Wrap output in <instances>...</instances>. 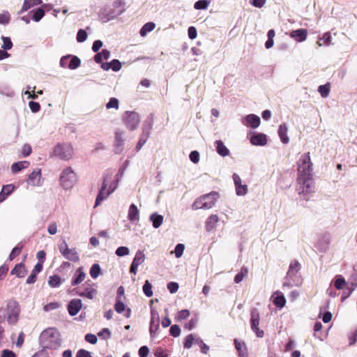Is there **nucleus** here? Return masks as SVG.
I'll use <instances>...</instances> for the list:
<instances>
[{"label":"nucleus","mask_w":357,"mask_h":357,"mask_svg":"<svg viewBox=\"0 0 357 357\" xmlns=\"http://www.w3.org/2000/svg\"><path fill=\"white\" fill-rule=\"evenodd\" d=\"M296 190L300 195L305 196L314 192V182L312 178V162L310 153L301 155L297 161Z\"/></svg>","instance_id":"nucleus-1"},{"label":"nucleus","mask_w":357,"mask_h":357,"mask_svg":"<svg viewBox=\"0 0 357 357\" xmlns=\"http://www.w3.org/2000/svg\"><path fill=\"white\" fill-rule=\"evenodd\" d=\"M59 333L54 328L44 331L41 334V342L44 348L56 349L61 345Z\"/></svg>","instance_id":"nucleus-2"},{"label":"nucleus","mask_w":357,"mask_h":357,"mask_svg":"<svg viewBox=\"0 0 357 357\" xmlns=\"http://www.w3.org/2000/svg\"><path fill=\"white\" fill-rule=\"evenodd\" d=\"M220 195L218 192L212 191L197 198L192 205L193 210L209 209L213 207Z\"/></svg>","instance_id":"nucleus-3"},{"label":"nucleus","mask_w":357,"mask_h":357,"mask_svg":"<svg viewBox=\"0 0 357 357\" xmlns=\"http://www.w3.org/2000/svg\"><path fill=\"white\" fill-rule=\"evenodd\" d=\"M53 155L68 161L73 158L74 149L70 143H59L53 149Z\"/></svg>","instance_id":"nucleus-4"},{"label":"nucleus","mask_w":357,"mask_h":357,"mask_svg":"<svg viewBox=\"0 0 357 357\" xmlns=\"http://www.w3.org/2000/svg\"><path fill=\"white\" fill-rule=\"evenodd\" d=\"M96 287V283L93 282L91 280H88L81 287L75 288L74 291L75 294L92 300L98 294Z\"/></svg>","instance_id":"nucleus-5"},{"label":"nucleus","mask_w":357,"mask_h":357,"mask_svg":"<svg viewBox=\"0 0 357 357\" xmlns=\"http://www.w3.org/2000/svg\"><path fill=\"white\" fill-rule=\"evenodd\" d=\"M59 180L63 188L66 190L70 189L77 181L76 174L74 172L72 167H68L62 171Z\"/></svg>","instance_id":"nucleus-6"},{"label":"nucleus","mask_w":357,"mask_h":357,"mask_svg":"<svg viewBox=\"0 0 357 357\" xmlns=\"http://www.w3.org/2000/svg\"><path fill=\"white\" fill-rule=\"evenodd\" d=\"M7 321L8 324L12 325L17 324L20 312L19 303L14 300L9 301L7 303Z\"/></svg>","instance_id":"nucleus-7"},{"label":"nucleus","mask_w":357,"mask_h":357,"mask_svg":"<svg viewBox=\"0 0 357 357\" xmlns=\"http://www.w3.org/2000/svg\"><path fill=\"white\" fill-rule=\"evenodd\" d=\"M123 121L128 130H134L139 124V115L136 112L126 111L123 115Z\"/></svg>","instance_id":"nucleus-8"},{"label":"nucleus","mask_w":357,"mask_h":357,"mask_svg":"<svg viewBox=\"0 0 357 357\" xmlns=\"http://www.w3.org/2000/svg\"><path fill=\"white\" fill-rule=\"evenodd\" d=\"M112 175L107 174L103 178L102 184L98 195H97L95 207L98 206L104 199H107L114 191V188H109L107 190V181L111 179Z\"/></svg>","instance_id":"nucleus-9"},{"label":"nucleus","mask_w":357,"mask_h":357,"mask_svg":"<svg viewBox=\"0 0 357 357\" xmlns=\"http://www.w3.org/2000/svg\"><path fill=\"white\" fill-rule=\"evenodd\" d=\"M260 315L257 309H252L250 313L251 328L258 337L264 335V331L259 328Z\"/></svg>","instance_id":"nucleus-10"},{"label":"nucleus","mask_w":357,"mask_h":357,"mask_svg":"<svg viewBox=\"0 0 357 357\" xmlns=\"http://www.w3.org/2000/svg\"><path fill=\"white\" fill-rule=\"evenodd\" d=\"M121 13V11L117 12L111 8H104L100 10L98 17L102 22L105 23L114 19L116 17L119 15Z\"/></svg>","instance_id":"nucleus-11"},{"label":"nucleus","mask_w":357,"mask_h":357,"mask_svg":"<svg viewBox=\"0 0 357 357\" xmlns=\"http://www.w3.org/2000/svg\"><path fill=\"white\" fill-rule=\"evenodd\" d=\"M145 260V255L142 250H138L132 260L131 266L130 267V272L134 275L137 274V267L144 263Z\"/></svg>","instance_id":"nucleus-12"},{"label":"nucleus","mask_w":357,"mask_h":357,"mask_svg":"<svg viewBox=\"0 0 357 357\" xmlns=\"http://www.w3.org/2000/svg\"><path fill=\"white\" fill-rule=\"evenodd\" d=\"M232 178L235 185L236 195L238 196L245 195L248 191V185L242 184L241 178L237 174L234 173Z\"/></svg>","instance_id":"nucleus-13"},{"label":"nucleus","mask_w":357,"mask_h":357,"mask_svg":"<svg viewBox=\"0 0 357 357\" xmlns=\"http://www.w3.org/2000/svg\"><path fill=\"white\" fill-rule=\"evenodd\" d=\"M82 307V301L78 298L71 300L68 305V311L70 315H76Z\"/></svg>","instance_id":"nucleus-14"},{"label":"nucleus","mask_w":357,"mask_h":357,"mask_svg":"<svg viewBox=\"0 0 357 357\" xmlns=\"http://www.w3.org/2000/svg\"><path fill=\"white\" fill-rule=\"evenodd\" d=\"M29 184L32 186H39L42 183L41 169L34 170L29 176L27 180Z\"/></svg>","instance_id":"nucleus-15"},{"label":"nucleus","mask_w":357,"mask_h":357,"mask_svg":"<svg viewBox=\"0 0 357 357\" xmlns=\"http://www.w3.org/2000/svg\"><path fill=\"white\" fill-rule=\"evenodd\" d=\"M151 321H150V333L152 335L155 333L159 328L160 317L158 312L155 310L151 311Z\"/></svg>","instance_id":"nucleus-16"},{"label":"nucleus","mask_w":357,"mask_h":357,"mask_svg":"<svg viewBox=\"0 0 357 357\" xmlns=\"http://www.w3.org/2000/svg\"><path fill=\"white\" fill-rule=\"evenodd\" d=\"M307 31L305 29H299L290 32L289 36L297 42H303L306 40Z\"/></svg>","instance_id":"nucleus-17"},{"label":"nucleus","mask_w":357,"mask_h":357,"mask_svg":"<svg viewBox=\"0 0 357 357\" xmlns=\"http://www.w3.org/2000/svg\"><path fill=\"white\" fill-rule=\"evenodd\" d=\"M86 278V273L83 271V268L82 267H79L77 269L75 275H73L72 280H71V284L73 286H77L82 283Z\"/></svg>","instance_id":"nucleus-18"},{"label":"nucleus","mask_w":357,"mask_h":357,"mask_svg":"<svg viewBox=\"0 0 357 357\" xmlns=\"http://www.w3.org/2000/svg\"><path fill=\"white\" fill-rule=\"evenodd\" d=\"M27 273V270L24 262H21L15 266L10 271L11 275H14L18 278H24Z\"/></svg>","instance_id":"nucleus-19"},{"label":"nucleus","mask_w":357,"mask_h":357,"mask_svg":"<svg viewBox=\"0 0 357 357\" xmlns=\"http://www.w3.org/2000/svg\"><path fill=\"white\" fill-rule=\"evenodd\" d=\"M250 143L255 146H264L267 143L266 135L263 133H257L251 137Z\"/></svg>","instance_id":"nucleus-20"},{"label":"nucleus","mask_w":357,"mask_h":357,"mask_svg":"<svg viewBox=\"0 0 357 357\" xmlns=\"http://www.w3.org/2000/svg\"><path fill=\"white\" fill-rule=\"evenodd\" d=\"M219 221V217L218 215L212 214L211 215L206 221V230L207 231H213L216 227V224Z\"/></svg>","instance_id":"nucleus-21"},{"label":"nucleus","mask_w":357,"mask_h":357,"mask_svg":"<svg viewBox=\"0 0 357 357\" xmlns=\"http://www.w3.org/2000/svg\"><path fill=\"white\" fill-rule=\"evenodd\" d=\"M245 123L247 126H250L252 128H256L260 125V118L255 114H249L245 117Z\"/></svg>","instance_id":"nucleus-22"},{"label":"nucleus","mask_w":357,"mask_h":357,"mask_svg":"<svg viewBox=\"0 0 357 357\" xmlns=\"http://www.w3.org/2000/svg\"><path fill=\"white\" fill-rule=\"evenodd\" d=\"M235 348L238 351L239 357H248V352L245 344L237 339L234 340Z\"/></svg>","instance_id":"nucleus-23"},{"label":"nucleus","mask_w":357,"mask_h":357,"mask_svg":"<svg viewBox=\"0 0 357 357\" xmlns=\"http://www.w3.org/2000/svg\"><path fill=\"white\" fill-rule=\"evenodd\" d=\"M62 255L73 262H77L79 260V255L75 248H68Z\"/></svg>","instance_id":"nucleus-24"},{"label":"nucleus","mask_w":357,"mask_h":357,"mask_svg":"<svg viewBox=\"0 0 357 357\" xmlns=\"http://www.w3.org/2000/svg\"><path fill=\"white\" fill-rule=\"evenodd\" d=\"M153 116L152 115L149 116L144 121L142 135H147V137H149L151 130H152L153 128Z\"/></svg>","instance_id":"nucleus-25"},{"label":"nucleus","mask_w":357,"mask_h":357,"mask_svg":"<svg viewBox=\"0 0 357 357\" xmlns=\"http://www.w3.org/2000/svg\"><path fill=\"white\" fill-rule=\"evenodd\" d=\"M153 116L152 115L149 116L144 121L142 135H147V137H149L151 130H152L153 128Z\"/></svg>","instance_id":"nucleus-26"},{"label":"nucleus","mask_w":357,"mask_h":357,"mask_svg":"<svg viewBox=\"0 0 357 357\" xmlns=\"http://www.w3.org/2000/svg\"><path fill=\"white\" fill-rule=\"evenodd\" d=\"M301 266L300 263L294 260L290 263L289 270L287 272V276L291 278L294 275H296L298 271L301 270Z\"/></svg>","instance_id":"nucleus-27"},{"label":"nucleus","mask_w":357,"mask_h":357,"mask_svg":"<svg viewBox=\"0 0 357 357\" xmlns=\"http://www.w3.org/2000/svg\"><path fill=\"white\" fill-rule=\"evenodd\" d=\"M128 219L132 221H137L139 219V211L135 204H132L128 210Z\"/></svg>","instance_id":"nucleus-28"},{"label":"nucleus","mask_w":357,"mask_h":357,"mask_svg":"<svg viewBox=\"0 0 357 357\" xmlns=\"http://www.w3.org/2000/svg\"><path fill=\"white\" fill-rule=\"evenodd\" d=\"M288 128L286 124H281L278 130V135L283 144H287L289 141L287 136Z\"/></svg>","instance_id":"nucleus-29"},{"label":"nucleus","mask_w":357,"mask_h":357,"mask_svg":"<svg viewBox=\"0 0 357 357\" xmlns=\"http://www.w3.org/2000/svg\"><path fill=\"white\" fill-rule=\"evenodd\" d=\"M275 295L273 301V304L278 307H283L286 304V299L284 295L280 291H276Z\"/></svg>","instance_id":"nucleus-30"},{"label":"nucleus","mask_w":357,"mask_h":357,"mask_svg":"<svg viewBox=\"0 0 357 357\" xmlns=\"http://www.w3.org/2000/svg\"><path fill=\"white\" fill-rule=\"evenodd\" d=\"M15 187L12 184L5 185L0 192V203L3 202L6 197L13 191Z\"/></svg>","instance_id":"nucleus-31"},{"label":"nucleus","mask_w":357,"mask_h":357,"mask_svg":"<svg viewBox=\"0 0 357 357\" xmlns=\"http://www.w3.org/2000/svg\"><path fill=\"white\" fill-rule=\"evenodd\" d=\"M216 151L221 156H227L229 154V149L225 146L224 143L221 140H217L215 142Z\"/></svg>","instance_id":"nucleus-32"},{"label":"nucleus","mask_w":357,"mask_h":357,"mask_svg":"<svg viewBox=\"0 0 357 357\" xmlns=\"http://www.w3.org/2000/svg\"><path fill=\"white\" fill-rule=\"evenodd\" d=\"M29 165V162L28 161H20L15 162L11 165V171L13 173H17L28 167Z\"/></svg>","instance_id":"nucleus-33"},{"label":"nucleus","mask_w":357,"mask_h":357,"mask_svg":"<svg viewBox=\"0 0 357 357\" xmlns=\"http://www.w3.org/2000/svg\"><path fill=\"white\" fill-rule=\"evenodd\" d=\"M47 283L51 287H58L62 283V280L59 275H53L49 276Z\"/></svg>","instance_id":"nucleus-34"},{"label":"nucleus","mask_w":357,"mask_h":357,"mask_svg":"<svg viewBox=\"0 0 357 357\" xmlns=\"http://www.w3.org/2000/svg\"><path fill=\"white\" fill-rule=\"evenodd\" d=\"M110 56V52L107 50H102L101 52L97 53L94 56V61L100 63L103 59L107 60Z\"/></svg>","instance_id":"nucleus-35"},{"label":"nucleus","mask_w":357,"mask_h":357,"mask_svg":"<svg viewBox=\"0 0 357 357\" xmlns=\"http://www.w3.org/2000/svg\"><path fill=\"white\" fill-rule=\"evenodd\" d=\"M248 275V270L246 267H242L240 272L234 277V282L236 283H240L244 278Z\"/></svg>","instance_id":"nucleus-36"},{"label":"nucleus","mask_w":357,"mask_h":357,"mask_svg":"<svg viewBox=\"0 0 357 357\" xmlns=\"http://www.w3.org/2000/svg\"><path fill=\"white\" fill-rule=\"evenodd\" d=\"M155 27V24L153 22H147L140 29L139 33L142 36H145L149 32L153 31Z\"/></svg>","instance_id":"nucleus-37"},{"label":"nucleus","mask_w":357,"mask_h":357,"mask_svg":"<svg viewBox=\"0 0 357 357\" xmlns=\"http://www.w3.org/2000/svg\"><path fill=\"white\" fill-rule=\"evenodd\" d=\"M23 247L24 245L22 244V243H18L17 246L12 250L8 257L9 260L13 261L17 256L20 255Z\"/></svg>","instance_id":"nucleus-38"},{"label":"nucleus","mask_w":357,"mask_h":357,"mask_svg":"<svg viewBox=\"0 0 357 357\" xmlns=\"http://www.w3.org/2000/svg\"><path fill=\"white\" fill-rule=\"evenodd\" d=\"M151 220L153 222V227L158 228L162 224L163 216L155 213L151 215Z\"/></svg>","instance_id":"nucleus-39"},{"label":"nucleus","mask_w":357,"mask_h":357,"mask_svg":"<svg viewBox=\"0 0 357 357\" xmlns=\"http://www.w3.org/2000/svg\"><path fill=\"white\" fill-rule=\"evenodd\" d=\"M114 310L118 313H121L126 310V305L123 303L121 297L117 296L116 298V303L114 305Z\"/></svg>","instance_id":"nucleus-40"},{"label":"nucleus","mask_w":357,"mask_h":357,"mask_svg":"<svg viewBox=\"0 0 357 357\" xmlns=\"http://www.w3.org/2000/svg\"><path fill=\"white\" fill-rule=\"evenodd\" d=\"M210 3V0H199L194 4V8L196 10H205L207 9Z\"/></svg>","instance_id":"nucleus-41"},{"label":"nucleus","mask_w":357,"mask_h":357,"mask_svg":"<svg viewBox=\"0 0 357 357\" xmlns=\"http://www.w3.org/2000/svg\"><path fill=\"white\" fill-rule=\"evenodd\" d=\"M356 286L353 285L352 287H347L343 289L342 294L341 295L340 301L343 303L347 298H348L351 293L354 291Z\"/></svg>","instance_id":"nucleus-42"},{"label":"nucleus","mask_w":357,"mask_h":357,"mask_svg":"<svg viewBox=\"0 0 357 357\" xmlns=\"http://www.w3.org/2000/svg\"><path fill=\"white\" fill-rule=\"evenodd\" d=\"M100 267L98 264H93L90 269V275L92 278H97L100 273Z\"/></svg>","instance_id":"nucleus-43"},{"label":"nucleus","mask_w":357,"mask_h":357,"mask_svg":"<svg viewBox=\"0 0 357 357\" xmlns=\"http://www.w3.org/2000/svg\"><path fill=\"white\" fill-rule=\"evenodd\" d=\"M197 339H195V336L192 334H190L185 338V341L183 343L184 348L190 349L193 342H195Z\"/></svg>","instance_id":"nucleus-44"},{"label":"nucleus","mask_w":357,"mask_h":357,"mask_svg":"<svg viewBox=\"0 0 357 357\" xmlns=\"http://www.w3.org/2000/svg\"><path fill=\"white\" fill-rule=\"evenodd\" d=\"M119 107V101L116 98H111L109 100V102L106 104V108L107 109H118Z\"/></svg>","instance_id":"nucleus-45"},{"label":"nucleus","mask_w":357,"mask_h":357,"mask_svg":"<svg viewBox=\"0 0 357 357\" xmlns=\"http://www.w3.org/2000/svg\"><path fill=\"white\" fill-rule=\"evenodd\" d=\"M143 291L147 297L153 296L152 285L149 280H146L143 286Z\"/></svg>","instance_id":"nucleus-46"},{"label":"nucleus","mask_w":357,"mask_h":357,"mask_svg":"<svg viewBox=\"0 0 357 357\" xmlns=\"http://www.w3.org/2000/svg\"><path fill=\"white\" fill-rule=\"evenodd\" d=\"M80 59L77 56H75L71 58L68 64V68L72 70L76 69L80 66Z\"/></svg>","instance_id":"nucleus-47"},{"label":"nucleus","mask_w":357,"mask_h":357,"mask_svg":"<svg viewBox=\"0 0 357 357\" xmlns=\"http://www.w3.org/2000/svg\"><path fill=\"white\" fill-rule=\"evenodd\" d=\"M123 144V132L121 131H116L115 132V142L114 145L117 147H121Z\"/></svg>","instance_id":"nucleus-48"},{"label":"nucleus","mask_w":357,"mask_h":357,"mask_svg":"<svg viewBox=\"0 0 357 357\" xmlns=\"http://www.w3.org/2000/svg\"><path fill=\"white\" fill-rule=\"evenodd\" d=\"M346 286L344 278L340 275H336V289H342Z\"/></svg>","instance_id":"nucleus-49"},{"label":"nucleus","mask_w":357,"mask_h":357,"mask_svg":"<svg viewBox=\"0 0 357 357\" xmlns=\"http://www.w3.org/2000/svg\"><path fill=\"white\" fill-rule=\"evenodd\" d=\"M318 91L322 97H327L330 91V84H328L319 86Z\"/></svg>","instance_id":"nucleus-50"},{"label":"nucleus","mask_w":357,"mask_h":357,"mask_svg":"<svg viewBox=\"0 0 357 357\" xmlns=\"http://www.w3.org/2000/svg\"><path fill=\"white\" fill-rule=\"evenodd\" d=\"M45 15V11L42 8H38L36 10L33 15V20L35 22H39Z\"/></svg>","instance_id":"nucleus-51"},{"label":"nucleus","mask_w":357,"mask_h":357,"mask_svg":"<svg viewBox=\"0 0 357 357\" xmlns=\"http://www.w3.org/2000/svg\"><path fill=\"white\" fill-rule=\"evenodd\" d=\"M195 343L197 344L198 345H199L200 347V349H201V351L203 353V354H207L208 350H209V347L208 345H206L202 340L198 338L195 341Z\"/></svg>","instance_id":"nucleus-52"},{"label":"nucleus","mask_w":357,"mask_h":357,"mask_svg":"<svg viewBox=\"0 0 357 357\" xmlns=\"http://www.w3.org/2000/svg\"><path fill=\"white\" fill-rule=\"evenodd\" d=\"M2 40H3V45H2V48L3 50H10L13 47V43L10 40V38L8 37H6V36H3L2 37Z\"/></svg>","instance_id":"nucleus-53"},{"label":"nucleus","mask_w":357,"mask_h":357,"mask_svg":"<svg viewBox=\"0 0 357 357\" xmlns=\"http://www.w3.org/2000/svg\"><path fill=\"white\" fill-rule=\"evenodd\" d=\"M87 38V33L84 29H79L77 33V40L79 43L85 41Z\"/></svg>","instance_id":"nucleus-54"},{"label":"nucleus","mask_w":357,"mask_h":357,"mask_svg":"<svg viewBox=\"0 0 357 357\" xmlns=\"http://www.w3.org/2000/svg\"><path fill=\"white\" fill-rule=\"evenodd\" d=\"M116 255L119 257H123L129 254V249L127 247L121 246L116 250Z\"/></svg>","instance_id":"nucleus-55"},{"label":"nucleus","mask_w":357,"mask_h":357,"mask_svg":"<svg viewBox=\"0 0 357 357\" xmlns=\"http://www.w3.org/2000/svg\"><path fill=\"white\" fill-rule=\"evenodd\" d=\"M169 333L174 337H178L181 334V328L178 325H173L170 328Z\"/></svg>","instance_id":"nucleus-56"},{"label":"nucleus","mask_w":357,"mask_h":357,"mask_svg":"<svg viewBox=\"0 0 357 357\" xmlns=\"http://www.w3.org/2000/svg\"><path fill=\"white\" fill-rule=\"evenodd\" d=\"M148 139L149 138L147 137V135H142L139 142L136 145L137 151H139L142 149V147L144 145Z\"/></svg>","instance_id":"nucleus-57"},{"label":"nucleus","mask_w":357,"mask_h":357,"mask_svg":"<svg viewBox=\"0 0 357 357\" xmlns=\"http://www.w3.org/2000/svg\"><path fill=\"white\" fill-rule=\"evenodd\" d=\"M109 65L111 66V68L114 71H119L121 68V62L117 59H113L110 63Z\"/></svg>","instance_id":"nucleus-58"},{"label":"nucleus","mask_w":357,"mask_h":357,"mask_svg":"<svg viewBox=\"0 0 357 357\" xmlns=\"http://www.w3.org/2000/svg\"><path fill=\"white\" fill-rule=\"evenodd\" d=\"M184 248H185L183 244L178 243L176 245L175 250H174V253L177 258H179L182 256V255L183 253Z\"/></svg>","instance_id":"nucleus-59"},{"label":"nucleus","mask_w":357,"mask_h":357,"mask_svg":"<svg viewBox=\"0 0 357 357\" xmlns=\"http://www.w3.org/2000/svg\"><path fill=\"white\" fill-rule=\"evenodd\" d=\"M60 305L56 302L50 303L43 307L45 311H50L59 308Z\"/></svg>","instance_id":"nucleus-60"},{"label":"nucleus","mask_w":357,"mask_h":357,"mask_svg":"<svg viewBox=\"0 0 357 357\" xmlns=\"http://www.w3.org/2000/svg\"><path fill=\"white\" fill-rule=\"evenodd\" d=\"M190 313L188 310H182L178 312V320H183L187 319L190 316Z\"/></svg>","instance_id":"nucleus-61"},{"label":"nucleus","mask_w":357,"mask_h":357,"mask_svg":"<svg viewBox=\"0 0 357 357\" xmlns=\"http://www.w3.org/2000/svg\"><path fill=\"white\" fill-rule=\"evenodd\" d=\"M29 106L31 112L33 113L38 112L40 109V105L37 102L30 101L29 102Z\"/></svg>","instance_id":"nucleus-62"},{"label":"nucleus","mask_w":357,"mask_h":357,"mask_svg":"<svg viewBox=\"0 0 357 357\" xmlns=\"http://www.w3.org/2000/svg\"><path fill=\"white\" fill-rule=\"evenodd\" d=\"M349 344L354 345L357 342V329L349 335Z\"/></svg>","instance_id":"nucleus-63"},{"label":"nucleus","mask_w":357,"mask_h":357,"mask_svg":"<svg viewBox=\"0 0 357 357\" xmlns=\"http://www.w3.org/2000/svg\"><path fill=\"white\" fill-rule=\"evenodd\" d=\"M76 357H92V356L89 351H88L85 349H81L77 351V353L76 354Z\"/></svg>","instance_id":"nucleus-64"}]
</instances>
